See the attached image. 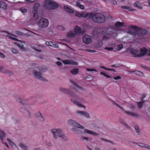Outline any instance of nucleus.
<instances>
[{"label":"nucleus","mask_w":150,"mask_h":150,"mask_svg":"<svg viewBox=\"0 0 150 150\" xmlns=\"http://www.w3.org/2000/svg\"><path fill=\"white\" fill-rule=\"evenodd\" d=\"M138 146L143 148H147L149 147V145L146 144L142 143H139L138 144Z\"/></svg>","instance_id":"f704fd0d"},{"label":"nucleus","mask_w":150,"mask_h":150,"mask_svg":"<svg viewBox=\"0 0 150 150\" xmlns=\"http://www.w3.org/2000/svg\"><path fill=\"white\" fill-rule=\"evenodd\" d=\"M52 44L51 45V47L55 48H57L58 47L59 45L57 44L52 42Z\"/></svg>","instance_id":"a19ab883"},{"label":"nucleus","mask_w":150,"mask_h":150,"mask_svg":"<svg viewBox=\"0 0 150 150\" xmlns=\"http://www.w3.org/2000/svg\"><path fill=\"white\" fill-rule=\"evenodd\" d=\"M64 8L69 13H74V10L67 6H64Z\"/></svg>","instance_id":"393cba45"},{"label":"nucleus","mask_w":150,"mask_h":150,"mask_svg":"<svg viewBox=\"0 0 150 150\" xmlns=\"http://www.w3.org/2000/svg\"><path fill=\"white\" fill-rule=\"evenodd\" d=\"M62 62L64 64H70L72 65H76L78 63L76 62L72 61L71 60H66L62 61Z\"/></svg>","instance_id":"ddd939ff"},{"label":"nucleus","mask_w":150,"mask_h":150,"mask_svg":"<svg viewBox=\"0 0 150 150\" xmlns=\"http://www.w3.org/2000/svg\"><path fill=\"white\" fill-rule=\"evenodd\" d=\"M105 49L109 51H111L113 49V48L112 47H107L105 48Z\"/></svg>","instance_id":"bf43d9fd"},{"label":"nucleus","mask_w":150,"mask_h":150,"mask_svg":"<svg viewBox=\"0 0 150 150\" xmlns=\"http://www.w3.org/2000/svg\"><path fill=\"white\" fill-rule=\"evenodd\" d=\"M114 31V30L113 28H107L105 31H103L102 32V34L104 35L102 38L103 40H106L114 37L115 34Z\"/></svg>","instance_id":"20e7f679"},{"label":"nucleus","mask_w":150,"mask_h":150,"mask_svg":"<svg viewBox=\"0 0 150 150\" xmlns=\"http://www.w3.org/2000/svg\"><path fill=\"white\" fill-rule=\"evenodd\" d=\"M0 71L4 73H8L10 75L13 74V72H10L8 70L4 68L3 67H0Z\"/></svg>","instance_id":"dca6fc26"},{"label":"nucleus","mask_w":150,"mask_h":150,"mask_svg":"<svg viewBox=\"0 0 150 150\" xmlns=\"http://www.w3.org/2000/svg\"><path fill=\"white\" fill-rule=\"evenodd\" d=\"M75 16L79 18L81 17V13H80L79 12H76L75 13Z\"/></svg>","instance_id":"8fccbe9b"},{"label":"nucleus","mask_w":150,"mask_h":150,"mask_svg":"<svg viewBox=\"0 0 150 150\" xmlns=\"http://www.w3.org/2000/svg\"><path fill=\"white\" fill-rule=\"evenodd\" d=\"M129 51L131 54L136 55V57H137L136 56L138 54L139 50H135L133 48H131L129 49Z\"/></svg>","instance_id":"aec40b11"},{"label":"nucleus","mask_w":150,"mask_h":150,"mask_svg":"<svg viewBox=\"0 0 150 150\" xmlns=\"http://www.w3.org/2000/svg\"><path fill=\"white\" fill-rule=\"evenodd\" d=\"M5 134L4 132L1 130H0V139L2 142V143L5 144L6 146L8 148V146L7 144L5 142H3L4 140L3 139L5 137Z\"/></svg>","instance_id":"4468645a"},{"label":"nucleus","mask_w":150,"mask_h":150,"mask_svg":"<svg viewBox=\"0 0 150 150\" xmlns=\"http://www.w3.org/2000/svg\"><path fill=\"white\" fill-rule=\"evenodd\" d=\"M37 68L41 72H45L46 70L45 68L43 67H38Z\"/></svg>","instance_id":"58836bf2"},{"label":"nucleus","mask_w":150,"mask_h":150,"mask_svg":"<svg viewBox=\"0 0 150 150\" xmlns=\"http://www.w3.org/2000/svg\"><path fill=\"white\" fill-rule=\"evenodd\" d=\"M105 21V16L100 13H96L95 14L94 17L93 21L94 23H104Z\"/></svg>","instance_id":"423d86ee"},{"label":"nucleus","mask_w":150,"mask_h":150,"mask_svg":"<svg viewBox=\"0 0 150 150\" xmlns=\"http://www.w3.org/2000/svg\"><path fill=\"white\" fill-rule=\"evenodd\" d=\"M100 74L106 77L107 78H111V76H110L109 75H107L105 73L103 72H101L100 73Z\"/></svg>","instance_id":"37998d69"},{"label":"nucleus","mask_w":150,"mask_h":150,"mask_svg":"<svg viewBox=\"0 0 150 150\" xmlns=\"http://www.w3.org/2000/svg\"><path fill=\"white\" fill-rule=\"evenodd\" d=\"M4 32L9 35L7 36L9 38L14 40L17 41V42H16V44L21 49H22L23 48V44L24 43V42H22L21 40H18V39L17 38L12 37V36H15L12 33H9L7 31H4Z\"/></svg>","instance_id":"0eeeda50"},{"label":"nucleus","mask_w":150,"mask_h":150,"mask_svg":"<svg viewBox=\"0 0 150 150\" xmlns=\"http://www.w3.org/2000/svg\"><path fill=\"white\" fill-rule=\"evenodd\" d=\"M109 1L115 5H117V2L116 1L114 0H109Z\"/></svg>","instance_id":"5fc2aeb1"},{"label":"nucleus","mask_w":150,"mask_h":150,"mask_svg":"<svg viewBox=\"0 0 150 150\" xmlns=\"http://www.w3.org/2000/svg\"><path fill=\"white\" fill-rule=\"evenodd\" d=\"M76 35L77 34H80L81 33V30L80 27L77 25L75 26L74 28V31Z\"/></svg>","instance_id":"2eb2a0df"},{"label":"nucleus","mask_w":150,"mask_h":150,"mask_svg":"<svg viewBox=\"0 0 150 150\" xmlns=\"http://www.w3.org/2000/svg\"><path fill=\"white\" fill-rule=\"evenodd\" d=\"M34 75L36 77L37 79H40V80L43 81H45L46 80L45 78H43L42 76V75L40 72H38L35 71L33 72Z\"/></svg>","instance_id":"9b49d317"},{"label":"nucleus","mask_w":150,"mask_h":150,"mask_svg":"<svg viewBox=\"0 0 150 150\" xmlns=\"http://www.w3.org/2000/svg\"><path fill=\"white\" fill-rule=\"evenodd\" d=\"M20 10L23 13H26L27 11V10L23 8H20Z\"/></svg>","instance_id":"49530a36"},{"label":"nucleus","mask_w":150,"mask_h":150,"mask_svg":"<svg viewBox=\"0 0 150 150\" xmlns=\"http://www.w3.org/2000/svg\"><path fill=\"white\" fill-rule=\"evenodd\" d=\"M19 146L21 148L24 150H27V146L24 144H23L22 143H20L19 144Z\"/></svg>","instance_id":"c9c22d12"},{"label":"nucleus","mask_w":150,"mask_h":150,"mask_svg":"<svg viewBox=\"0 0 150 150\" xmlns=\"http://www.w3.org/2000/svg\"><path fill=\"white\" fill-rule=\"evenodd\" d=\"M67 35L69 38H73L76 35V34H75L74 32L71 31H70L68 32Z\"/></svg>","instance_id":"6ab92c4d"},{"label":"nucleus","mask_w":150,"mask_h":150,"mask_svg":"<svg viewBox=\"0 0 150 150\" xmlns=\"http://www.w3.org/2000/svg\"><path fill=\"white\" fill-rule=\"evenodd\" d=\"M59 90L62 92L66 93L67 94L70 95L72 97L71 100L72 103L78 105L79 107H83L85 108V107L84 106L82 105L79 102L75 100L74 99V98L78 100L81 102H83V100L82 99L78 97L75 93L71 92L69 89L63 88H61L59 89Z\"/></svg>","instance_id":"f03ea898"},{"label":"nucleus","mask_w":150,"mask_h":150,"mask_svg":"<svg viewBox=\"0 0 150 150\" xmlns=\"http://www.w3.org/2000/svg\"><path fill=\"white\" fill-rule=\"evenodd\" d=\"M0 57H1L4 58L5 57V55L3 53L0 52Z\"/></svg>","instance_id":"680f3d73"},{"label":"nucleus","mask_w":150,"mask_h":150,"mask_svg":"<svg viewBox=\"0 0 150 150\" xmlns=\"http://www.w3.org/2000/svg\"><path fill=\"white\" fill-rule=\"evenodd\" d=\"M113 79L115 80H117L120 79H121V78L120 76H117L113 78Z\"/></svg>","instance_id":"4d7b16f0"},{"label":"nucleus","mask_w":150,"mask_h":150,"mask_svg":"<svg viewBox=\"0 0 150 150\" xmlns=\"http://www.w3.org/2000/svg\"><path fill=\"white\" fill-rule=\"evenodd\" d=\"M87 12H83L81 13V17L85 18H87Z\"/></svg>","instance_id":"ea45409f"},{"label":"nucleus","mask_w":150,"mask_h":150,"mask_svg":"<svg viewBox=\"0 0 150 150\" xmlns=\"http://www.w3.org/2000/svg\"><path fill=\"white\" fill-rule=\"evenodd\" d=\"M144 103V101L143 100L141 102H139L137 103L138 107L139 108H142L143 105Z\"/></svg>","instance_id":"72a5a7b5"},{"label":"nucleus","mask_w":150,"mask_h":150,"mask_svg":"<svg viewBox=\"0 0 150 150\" xmlns=\"http://www.w3.org/2000/svg\"><path fill=\"white\" fill-rule=\"evenodd\" d=\"M38 10H33V17L34 20H36L38 18Z\"/></svg>","instance_id":"5701e85b"},{"label":"nucleus","mask_w":150,"mask_h":150,"mask_svg":"<svg viewBox=\"0 0 150 150\" xmlns=\"http://www.w3.org/2000/svg\"><path fill=\"white\" fill-rule=\"evenodd\" d=\"M7 5L4 2L2 1H0V7L1 8L6 9L7 8Z\"/></svg>","instance_id":"a878e982"},{"label":"nucleus","mask_w":150,"mask_h":150,"mask_svg":"<svg viewBox=\"0 0 150 150\" xmlns=\"http://www.w3.org/2000/svg\"><path fill=\"white\" fill-rule=\"evenodd\" d=\"M56 64L59 66L61 65L62 64V63L59 61H58L56 62Z\"/></svg>","instance_id":"052dcab7"},{"label":"nucleus","mask_w":150,"mask_h":150,"mask_svg":"<svg viewBox=\"0 0 150 150\" xmlns=\"http://www.w3.org/2000/svg\"><path fill=\"white\" fill-rule=\"evenodd\" d=\"M140 50L141 52L140 53L137 54L136 56L137 57H140L143 56L147 53V50L146 48L145 47L141 48Z\"/></svg>","instance_id":"f8f14e48"},{"label":"nucleus","mask_w":150,"mask_h":150,"mask_svg":"<svg viewBox=\"0 0 150 150\" xmlns=\"http://www.w3.org/2000/svg\"><path fill=\"white\" fill-rule=\"evenodd\" d=\"M123 23L119 22L116 23L115 25V27L117 28H119L123 25Z\"/></svg>","instance_id":"2f4dec72"},{"label":"nucleus","mask_w":150,"mask_h":150,"mask_svg":"<svg viewBox=\"0 0 150 150\" xmlns=\"http://www.w3.org/2000/svg\"><path fill=\"white\" fill-rule=\"evenodd\" d=\"M76 6L81 9L83 10L84 9L85 7L83 5H81L79 2H77L76 3Z\"/></svg>","instance_id":"473e14b6"},{"label":"nucleus","mask_w":150,"mask_h":150,"mask_svg":"<svg viewBox=\"0 0 150 150\" xmlns=\"http://www.w3.org/2000/svg\"><path fill=\"white\" fill-rule=\"evenodd\" d=\"M134 128L136 130V132L137 133H139L140 131L139 130V128L138 126L137 125L135 126L134 127Z\"/></svg>","instance_id":"a18cd8bd"},{"label":"nucleus","mask_w":150,"mask_h":150,"mask_svg":"<svg viewBox=\"0 0 150 150\" xmlns=\"http://www.w3.org/2000/svg\"><path fill=\"white\" fill-rule=\"evenodd\" d=\"M117 50H119L122 49L123 47V45L122 44H120L117 45Z\"/></svg>","instance_id":"79ce46f5"},{"label":"nucleus","mask_w":150,"mask_h":150,"mask_svg":"<svg viewBox=\"0 0 150 150\" xmlns=\"http://www.w3.org/2000/svg\"><path fill=\"white\" fill-rule=\"evenodd\" d=\"M12 52L15 54H16L18 53L17 50L15 49H13L12 50Z\"/></svg>","instance_id":"3c124183"},{"label":"nucleus","mask_w":150,"mask_h":150,"mask_svg":"<svg viewBox=\"0 0 150 150\" xmlns=\"http://www.w3.org/2000/svg\"><path fill=\"white\" fill-rule=\"evenodd\" d=\"M38 115H35V116L39 118V119L41 121H43L44 120V117L42 116L40 112H39L38 113Z\"/></svg>","instance_id":"cd10ccee"},{"label":"nucleus","mask_w":150,"mask_h":150,"mask_svg":"<svg viewBox=\"0 0 150 150\" xmlns=\"http://www.w3.org/2000/svg\"><path fill=\"white\" fill-rule=\"evenodd\" d=\"M79 71V69L78 68L73 69L70 71L71 73L73 75H76L78 74Z\"/></svg>","instance_id":"4be33fe9"},{"label":"nucleus","mask_w":150,"mask_h":150,"mask_svg":"<svg viewBox=\"0 0 150 150\" xmlns=\"http://www.w3.org/2000/svg\"><path fill=\"white\" fill-rule=\"evenodd\" d=\"M146 97V95L143 94L141 98V100H142Z\"/></svg>","instance_id":"69168bd1"},{"label":"nucleus","mask_w":150,"mask_h":150,"mask_svg":"<svg viewBox=\"0 0 150 150\" xmlns=\"http://www.w3.org/2000/svg\"><path fill=\"white\" fill-rule=\"evenodd\" d=\"M86 148L89 150H92V149L90 148L88 146H86Z\"/></svg>","instance_id":"774afa93"},{"label":"nucleus","mask_w":150,"mask_h":150,"mask_svg":"<svg viewBox=\"0 0 150 150\" xmlns=\"http://www.w3.org/2000/svg\"><path fill=\"white\" fill-rule=\"evenodd\" d=\"M125 112L126 114L132 116L137 117L138 116L137 114L136 113L130 111H125Z\"/></svg>","instance_id":"b1692460"},{"label":"nucleus","mask_w":150,"mask_h":150,"mask_svg":"<svg viewBox=\"0 0 150 150\" xmlns=\"http://www.w3.org/2000/svg\"><path fill=\"white\" fill-rule=\"evenodd\" d=\"M38 26L40 28H45L47 27L49 25V21L47 19L42 18L38 23Z\"/></svg>","instance_id":"6e6552de"},{"label":"nucleus","mask_w":150,"mask_h":150,"mask_svg":"<svg viewBox=\"0 0 150 150\" xmlns=\"http://www.w3.org/2000/svg\"><path fill=\"white\" fill-rule=\"evenodd\" d=\"M120 65L118 64H115V65H113L111 66V67H116L117 68L119 67L120 66Z\"/></svg>","instance_id":"13d9d810"},{"label":"nucleus","mask_w":150,"mask_h":150,"mask_svg":"<svg viewBox=\"0 0 150 150\" xmlns=\"http://www.w3.org/2000/svg\"><path fill=\"white\" fill-rule=\"evenodd\" d=\"M40 6V4L38 3H35L33 6V10H38Z\"/></svg>","instance_id":"c85d7f7f"},{"label":"nucleus","mask_w":150,"mask_h":150,"mask_svg":"<svg viewBox=\"0 0 150 150\" xmlns=\"http://www.w3.org/2000/svg\"><path fill=\"white\" fill-rule=\"evenodd\" d=\"M103 44V43L102 40L98 42L96 44V47H99L102 46Z\"/></svg>","instance_id":"e433bc0d"},{"label":"nucleus","mask_w":150,"mask_h":150,"mask_svg":"<svg viewBox=\"0 0 150 150\" xmlns=\"http://www.w3.org/2000/svg\"><path fill=\"white\" fill-rule=\"evenodd\" d=\"M52 43V41H47L45 42V44L46 45L51 46Z\"/></svg>","instance_id":"de8ad7c7"},{"label":"nucleus","mask_w":150,"mask_h":150,"mask_svg":"<svg viewBox=\"0 0 150 150\" xmlns=\"http://www.w3.org/2000/svg\"><path fill=\"white\" fill-rule=\"evenodd\" d=\"M7 140L9 142V144H10L12 146H13V145H14V143L11 140H10L9 139H7Z\"/></svg>","instance_id":"864d4df0"},{"label":"nucleus","mask_w":150,"mask_h":150,"mask_svg":"<svg viewBox=\"0 0 150 150\" xmlns=\"http://www.w3.org/2000/svg\"><path fill=\"white\" fill-rule=\"evenodd\" d=\"M14 96L16 98V99H19L20 100V102L23 105H25V103L24 102L25 101V100H21V98L19 95H17L16 94H14Z\"/></svg>","instance_id":"412c9836"},{"label":"nucleus","mask_w":150,"mask_h":150,"mask_svg":"<svg viewBox=\"0 0 150 150\" xmlns=\"http://www.w3.org/2000/svg\"><path fill=\"white\" fill-rule=\"evenodd\" d=\"M68 123L69 124L73 125L75 127L82 129H84V127L80 125V124L78 123L76 121L72 120H69L68 121Z\"/></svg>","instance_id":"9d476101"},{"label":"nucleus","mask_w":150,"mask_h":150,"mask_svg":"<svg viewBox=\"0 0 150 150\" xmlns=\"http://www.w3.org/2000/svg\"><path fill=\"white\" fill-rule=\"evenodd\" d=\"M86 69H87V70L88 71H96V72L97 71V70L96 69L87 68Z\"/></svg>","instance_id":"603ef678"},{"label":"nucleus","mask_w":150,"mask_h":150,"mask_svg":"<svg viewBox=\"0 0 150 150\" xmlns=\"http://www.w3.org/2000/svg\"><path fill=\"white\" fill-rule=\"evenodd\" d=\"M129 29H136V30H130L128 33L133 36H136L137 38L140 39L143 37L144 34L148 33L147 31L145 29L142 30L141 28H139L135 25H130Z\"/></svg>","instance_id":"f257e3e1"},{"label":"nucleus","mask_w":150,"mask_h":150,"mask_svg":"<svg viewBox=\"0 0 150 150\" xmlns=\"http://www.w3.org/2000/svg\"><path fill=\"white\" fill-rule=\"evenodd\" d=\"M121 8L122 9H125L128 10L129 11H131L132 10L131 9V8L129 7L128 6H123L121 7Z\"/></svg>","instance_id":"4c0bfd02"},{"label":"nucleus","mask_w":150,"mask_h":150,"mask_svg":"<svg viewBox=\"0 0 150 150\" xmlns=\"http://www.w3.org/2000/svg\"><path fill=\"white\" fill-rule=\"evenodd\" d=\"M54 138L57 139L58 137H60L64 139H66L65 135L62 133V130L60 129L54 128L51 130Z\"/></svg>","instance_id":"39448f33"},{"label":"nucleus","mask_w":150,"mask_h":150,"mask_svg":"<svg viewBox=\"0 0 150 150\" xmlns=\"http://www.w3.org/2000/svg\"><path fill=\"white\" fill-rule=\"evenodd\" d=\"M84 132L89 134H92L94 136H98L99 135V134L97 133L86 129H84Z\"/></svg>","instance_id":"f3484780"},{"label":"nucleus","mask_w":150,"mask_h":150,"mask_svg":"<svg viewBox=\"0 0 150 150\" xmlns=\"http://www.w3.org/2000/svg\"><path fill=\"white\" fill-rule=\"evenodd\" d=\"M71 82L72 83L74 86L76 87L77 88H79L80 89H81V88L79 86H78L76 83H75L74 82L72 81H71Z\"/></svg>","instance_id":"09e8293b"},{"label":"nucleus","mask_w":150,"mask_h":150,"mask_svg":"<svg viewBox=\"0 0 150 150\" xmlns=\"http://www.w3.org/2000/svg\"><path fill=\"white\" fill-rule=\"evenodd\" d=\"M45 144L48 146H52V144L51 143L47 141L45 142Z\"/></svg>","instance_id":"6e6d98bb"},{"label":"nucleus","mask_w":150,"mask_h":150,"mask_svg":"<svg viewBox=\"0 0 150 150\" xmlns=\"http://www.w3.org/2000/svg\"><path fill=\"white\" fill-rule=\"evenodd\" d=\"M77 113L81 115L85 116L86 117L88 118L89 117V115L87 112L81 111H77Z\"/></svg>","instance_id":"a211bd4d"},{"label":"nucleus","mask_w":150,"mask_h":150,"mask_svg":"<svg viewBox=\"0 0 150 150\" xmlns=\"http://www.w3.org/2000/svg\"><path fill=\"white\" fill-rule=\"evenodd\" d=\"M132 72H134V74L140 76H142L144 75L142 72L136 70L132 71Z\"/></svg>","instance_id":"c756f323"},{"label":"nucleus","mask_w":150,"mask_h":150,"mask_svg":"<svg viewBox=\"0 0 150 150\" xmlns=\"http://www.w3.org/2000/svg\"><path fill=\"white\" fill-rule=\"evenodd\" d=\"M120 123L123 125L125 126L127 128H130V127L128 126L127 124H126L125 121L122 120L120 121Z\"/></svg>","instance_id":"c03bdc74"},{"label":"nucleus","mask_w":150,"mask_h":150,"mask_svg":"<svg viewBox=\"0 0 150 150\" xmlns=\"http://www.w3.org/2000/svg\"><path fill=\"white\" fill-rule=\"evenodd\" d=\"M92 39L91 36L86 34L83 37V42L85 44H88L92 42Z\"/></svg>","instance_id":"1a4fd4ad"},{"label":"nucleus","mask_w":150,"mask_h":150,"mask_svg":"<svg viewBox=\"0 0 150 150\" xmlns=\"http://www.w3.org/2000/svg\"><path fill=\"white\" fill-rule=\"evenodd\" d=\"M84 50L85 51H86L87 52H90V51H91V50L89 49H84Z\"/></svg>","instance_id":"e2e57ef3"},{"label":"nucleus","mask_w":150,"mask_h":150,"mask_svg":"<svg viewBox=\"0 0 150 150\" xmlns=\"http://www.w3.org/2000/svg\"><path fill=\"white\" fill-rule=\"evenodd\" d=\"M59 4L56 2L51 1L50 0H45L43 7L46 10L51 11L59 7Z\"/></svg>","instance_id":"7ed1b4c3"},{"label":"nucleus","mask_w":150,"mask_h":150,"mask_svg":"<svg viewBox=\"0 0 150 150\" xmlns=\"http://www.w3.org/2000/svg\"><path fill=\"white\" fill-rule=\"evenodd\" d=\"M95 14L92 13H88L87 14V18L88 17L89 18H92L93 20V19L94 17Z\"/></svg>","instance_id":"bb28decb"},{"label":"nucleus","mask_w":150,"mask_h":150,"mask_svg":"<svg viewBox=\"0 0 150 150\" xmlns=\"http://www.w3.org/2000/svg\"><path fill=\"white\" fill-rule=\"evenodd\" d=\"M101 140H103V141H105L107 142H111L110 141L108 140H106V139H103V138H101Z\"/></svg>","instance_id":"0e129e2a"},{"label":"nucleus","mask_w":150,"mask_h":150,"mask_svg":"<svg viewBox=\"0 0 150 150\" xmlns=\"http://www.w3.org/2000/svg\"><path fill=\"white\" fill-rule=\"evenodd\" d=\"M100 68L104 69L105 70V69H106V67L104 66H100Z\"/></svg>","instance_id":"338daca9"},{"label":"nucleus","mask_w":150,"mask_h":150,"mask_svg":"<svg viewBox=\"0 0 150 150\" xmlns=\"http://www.w3.org/2000/svg\"><path fill=\"white\" fill-rule=\"evenodd\" d=\"M134 6L137 8H142V5L141 4L138 2L137 1L134 3Z\"/></svg>","instance_id":"7c9ffc66"}]
</instances>
